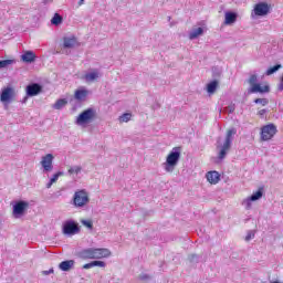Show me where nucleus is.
<instances>
[{
	"label": "nucleus",
	"mask_w": 283,
	"mask_h": 283,
	"mask_svg": "<svg viewBox=\"0 0 283 283\" xmlns=\"http://www.w3.org/2000/svg\"><path fill=\"white\" fill-rule=\"evenodd\" d=\"M84 78L86 83H92L93 81H96L98 78V71H93L91 73H86L84 75Z\"/></svg>",
	"instance_id": "obj_20"
},
{
	"label": "nucleus",
	"mask_w": 283,
	"mask_h": 283,
	"mask_svg": "<svg viewBox=\"0 0 283 283\" xmlns=\"http://www.w3.org/2000/svg\"><path fill=\"white\" fill-rule=\"evenodd\" d=\"M277 134V126L274 124H268L261 127L260 138L263 143L272 140V138Z\"/></svg>",
	"instance_id": "obj_4"
},
{
	"label": "nucleus",
	"mask_w": 283,
	"mask_h": 283,
	"mask_svg": "<svg viewBox=\"0 0 283 283\" xmlns=\"http://www.w3.org/2000/svg\"><path fill=\"white\" fill-rule=\"evenodd\" d=\"M180 147L172 148V150L168 154L166 158V171H174V167H176V165H178V161L180 160Z\"/></svg>",
	"instance_id": "obj_3"
},
{
	"label": "nucleus",
	"mask_w": 283,
	"mask_h": 283,
	"mask_svg": "<svg viewBox=\"0 0 283 283\" xmlns=\"http://www.w3.org/2000/svg\"><path fill=\"white\" fill-rule=\"evenodd\" d=\"M90 203V193H87L85 190H77L74 193L73 197V205L74 207H85Z\"/></svg>",
	"instance_id": "obj_5"
},
{
	"label": "nucleus",
	"mask_w": 283,
	"mask_h": 283,
	"mask_svg": "<svg viewBox=\"0 0 283 283\" xmlns=\"http://www.w3.org/2000/svg\"><path fill=\"white\" fill-rule=\"evenodd\" d=\"M52 163H54L53 154H48L42 157L41 165L44 171H52V169H54V166L52 165Z\"/></svg>",
	"instance_id": "obj_11"
},
{
	"label": "nucleus",
	"mask_w": 283,
	"mask_h": 283,
	"mask_svg": "<svg viewBox=\"0 0 283 283\" xmlns=\"http://www.w3.org/2000/svg\"><path fill=\"white\" fill-rule=\"evenodd\" d=\"M76 45V38H64V48H74Z\"/></svg>",
	"instance_id": "obj_23"
},
{
	"label": "nucleus",
	"mask_w": 283,
	"mask_h": 283,
	"mask_svg": "<svg viewBox=\"0 0 283 283\" xmlns=\"http://www.w3.org/2000/svg\"><path fill=\"white\" fill-rule=\"evenodd\" d=\"M63 233L65 235H76V233H81V228L74 221H66L63 226Z\"/></svg>",
	"instance_id": "obj_8"
},
{
	"label": "nucleus",
	"mask_w": 283,
	"mask_h": 283,
	"mask_svg": "<svg viewBox=\"0 0 283 283\" xmlns=\"http://www.w3.org/2000/svg\"><path fill=\"white\" fill-rule=\"evenodd\" d=\"M237 20H238V14L233 12L226 13V20H224L226 25H231V23H235Z\"/></svg>",
	"instance_id": "obj_19"
},
{
	"label": "nucleus",
	"mask_w": 283,
	"mask_h": 283,
	"mask_svg": "<svg viewBox=\"0 0 283 283\" xmlns=\"http://www.w3.org/2000/svg\"><path fill=\"white\" fill-rule=\"evenodd\" d=\"M74 260H67V261H62L60 264H59V269L61 271H70L71 269L74 268Z\"/></svg>",
	"instance_id": "obj_18"
},
{
	"label": "nucleus",
	"mask_w": 283,
	"mask_h": 283,
	"mask_svg": "<svg viewBox=\"0 0 283 283\" xmlns=\"http://www.w3.org/2000/svg\"><path fill=\"white\" fill-rule=\"evenodd\" d=\"M82 269H85V270H87V269H94V266H93L92 262H90V263L84 264V265L82 266Z\"/></svg>",
	"instance_id": "obj_37"
},
{
	"label": "nucleus",
	"mask_w": 283,
	"mask_h": 283,
	"mask_svg": "<svg viewBox=\"0 0 283 283\" xmlns=\"http://www.w3.org/2000/svg\"><path fill=\"white\" fill-rule=\"evenodd\" d=\"M60 176H63V172L54 174L53 177L50 179V182L46 185V189H50L52 187V184L59 180Z\"/></svg>",
	"instance_id": "obj_29"
},
{
	"label": "nucleus",
	"mask_w": 283,
	"mask_h": 283,
	"mask_svg": "<svg viewBox=\"0 0 283 283\" xmlns=\"http://www.w3.org/2000/svg\"><path fill=\"white\" fill-rule=\"evenodd\" d=\"M282 65L281 64H276L274 66H271L270 69H268L266 71V76H271V74H275V72H277V70H281Z\"/></svg>",
	"instance_id": "obj_28"
},
{
	"label": "nucleus",
	"mask_w": 283,
	"mask_h": 283,
	"mask_svg": "<svg viewBox=\"0 0 283 283\" xmlns=\"http://www.w3.org/2000/svg\"><path fill=\"white\" fill-rule=\"evenodd\" d=\"M93 266H99L101 269H105V261H92Z\"/></svg>",
	"instance_id": "obj_34"
},
{
	"label": "nucleus",
	"mask_w": 283,
	"mask_h": 283,
	"mask_svg": "<svg viewBox=\"0 0 283 283\" xmlns=\"http://www.w3.org/2000/svg\"><path fill=\"white\" fill-rule=\"evenodd\" d=\"M87 94H90L88 90L80 88L75 91L74 98L76 101H85V98H87Z\"/></svg>",
	"instance_id": "obj_17"
},
{
	"label": "nucleus",
	"mask_w": 283,
	"mask_h": 283,
	"mask_svg": "<svg viewBox=\"0 0 283 283\" xmlns=\"http://www.w3.org/2000/svg\"><path fill=\"white\" fill-rule=\"evenodd\" d=\"M41 92H43V87L38 83L29 84L25 88L27 96H39Z\"/></svg>",
	"instance_id": "obj_12"
},
{
	"label": "nucleus",
	"mask_w": 283,
	"mask_h": 283,
	"mask_svg": "<svg viewBox=\"0 0 283 283\" xmlns=\"http://www.w3.org/2000/svg\"><path fill=\"white\" fill-rule=\"evenodd\" d=\"M95 260H103V258H109L112 251L106 248H94Z\"/></svg>",
	"instance_id": "obj_13"
},
{
	"label": "nucleus",
	"mask_w": 283,
	"mask_h": 283,
	"mask_svg": "<svg viewBox=\"0 0 283 283\" xmlns=\"http://www.w3.org/2000/svg\"><path fill=\"white\" fill-rule=\"evenodd\" d=\"M140 280H149V275L144 274V275L140 276Z\"/></svg>",
	"instance_id": "obj_39"
},
{
	"label": "nucleus",
	"mask_w": 283,
	"mask_h": 283,
	"mask_svg": "<svg viewBox=\"0 0 283 283\" xmlns=\"http://www.w3.org/2000/svg\"><path fill=\"white\" fill-rule=\"evenodd\" d=\"M21 60L24 63H34V61H36V54H34L32 51H27L21 55Z\"/></svg>",
	"instance_id": "obj_16"
},
{
	"label": "nucleus",
	"mask_w": 283,
	"mask_h": 283,
	"mask_svg": "<svg viewBox=\"0 0 283 283\" xmlns=\"http://www.w3.org/2000/svg\"><path fill=\"white\" fill-rule=\"evenodd\" d=\"M254 103L260 104L264 107L269 103V99L268 98H256V99H254Z\"/></svg>",
	"instance_id": "obj_33"
},
{
	"label": "nucleus",
	"mask_w": 283,
	"mask_h": 283,
	"mask_svg": "<svg viewBox=\"0 0 283 283\" xmlns=\"http://www.w3.org/2000/svg\"><path fill=\"white\" fill-rule=\"evenodd\" d=\"M94 118H96V111H94L93 108H87L77 116L76 124L85 125L87 123H92Z\"/></svg>",
	"instance_id": "obj_6"
},
{
	"label": "nucleus",
	"mask_w": 283,
	"mask_h": 283,
	"mask_svg": "<svg viewBox=\"0 0 283 283\" xmlns=\"http://www.w3.org/2000/svg\"><path fill=\"white\" fill-rule=\"evenodd\" d=\"M266 114V109H261L258 112V116H260L261 118H264V115Z\"/></svg>",
	"instance_id": "obj_35"
},
{
	"label": "nucleus",
	"mask_w": 283,
	"mask_h": 283,
	"mask_svg": "<svg viewBox=\"0 0 283 283\" xmlns=\"http://www.w3.org/2000/svg\"><path fill=\"white\" fill-rule=\"evenodd\" d=\"M29 207H30V203L28 201H18L13 206L14 218H20V216H23V213H25V211H28Z\"/></svg>",
	"instance_id": "obj_9"
},
{
	"label": "nucleus",
	"mask_w": 283,
	"mask_h": 283,
	"mask_svg": "<svg viewBox=\"0 0 283 283\" xmlns=\"http://www.w3.org/2000/svg\"><path fill=\"white\" fill-rule=\"evenodd\" d=\"M81 166H74L69 168V174L72 176L73 174H81Z\"/></svg>",
	"instance_id": "obj_32"
},
{
	"label": "nucleus",
	"mask_w": 283,
	"mask_h": 283,
	"mask_svg": "<svg viewBox=\"0 0 283 283\" xmlns=\"http://www.w3.org/2000/svg\"><path fill=\"white\" fill-rule=\"evenodd\" d=\"M15 96H17V92H14V88L12 86H7L2 88L0 93V101L1 103H10L14 101Z\"/></svg>",
	"instance_id": "obj_7"
},
{
	"label": "nucleus",
	"mask_w": 283,
	"mask_h": 283,
	"mask_svg": "<svg viewBox=\"0 0 283 283\" xmlns=\"http://www.w3.org/2000/svg\"><path fill=\"white\" fill-rule=\"evenodd\" d=\"M252 238H255V233H248L245 237V241L249 242V240H252Z\"/></svg>",
	"instance_id": "obj_36"
},
{
	"label": "nucleus",
	"mask_w": 283,
	"mask_h": 283,
	"mask_svg": "<svg viewBox=\"0 0 283 283\" xmlns=\"http://www.w3.org/2000/svg\"><path fill=\"white\" fill-rule=\"evenodd\" d=\"M237 130L235 129H229L226 135V139L223 145L219 144L217 146V149H219L218 158L220 160H223V158H227V153L231 149V143H233V136H235Z\"/></svg>",
	"instance_id": "obj_1"
},
{
	"label": "nucleus",
	"mask_w": 283,
	"mask_h": 283,
	"mask_svg": "<svg viewBox=\"0 0 283 283\" xmlns=\"http://www.w3.org/2000/svg\"><path fill=\"white\" fill-rule=\"evenodd\" d=\"M129 120H132L130 113H124L122 116H119V123H129Z\"/></svg>",
	"instance_id": "obj_30"
},
{
	"label": "nucleus",
	"mask_w": 283,
	"mask_h": 283,
	"mask_svg": "<svg viewBox=\"0 0 283 283\" xmlns=\"http://www.w3.org/2000/svg\"><path fill=\"white\" fill-rule=\"evenodd\" d=\"M81 223L83 224V227H85L86 229H90V231H92V229H94V222L92 221V219H82Z\"/></svg>",
	"instance_id": "obj_26"
},
{
	"label": "nucleus",
	"mask_w": 283,
	"mask_h": 283,
	"mask_svg": "<svg viewBox=\"0 0 283 283\" xmlns=\"http://www.w3.org/2000/svg\"><path fill=\"white\" fill-rule=\"evenodd\" d=\"M206 178L210 185H218L220 182V174L216 170L207 172Z\"/></svg>",
	"instance_id": "obj_15"
},
{
	"label": "nucleus",
	"mask_w": 283,
	"mask_h": 283,
	"mask_svg": "<svg viewBox=\"0 0 283 283\" xmlns=\"http://www.w3.org/2000/svg\"><path fill=\"white\" fill-rule=\"evenodd\" d=\"M262 196H263L262 188H260L248 200H250L251 202H255V200H260V198H262Z\"/></svg>",
	"instance_id": "obj_25"
},
{
	"label": "nucleus",
	"mask_w": 283,
	"mask_h": 283,
	"mask_svg": "<svg viewBox=\"0 0 283 283\" xmlns=\"http://www.w3.org/2000/svg\"><path fill=\"white\" fill-rule=\"evenodd\" d=\"M218 90V81H212L207 85V92L208 94H216V91Z\"/></svg>",
	"instance_id": "obj_21"
},
{
	"label": "nucleus",
	"mask_w": 283,
	"mask_h": 283,
	"mask_svg": "<svg viewBox=\"0 0 283 283\" xmlns=\"http://www.w3.org/2000/svg\"><path fill=\"white\" fill-rule=\"evenodd\" d=\"M81 260H95L94 248H87L78 252Z\"/></svg>",
	"instance_id": "obj_14"
},
{
	"label": "nucleus",
	"mask_w": 283,
	"mask_h": 283,
	"mask_svg": "<svg viewBox=\"0 0 283 283\" xmlns=\"http://www.w3.org/2000/svg\"><path fill=\"white\" fill-rule=\"evenodd\" d=\"M85 3V0H80L78 6H83Z\"/></svg>",
	"instance_id": "obj_40"
},
{
	"label": "nucleus",
	"mask_w": 283,
	"mask_h": 283,
	"mask_svg": "<svg viewBox=\"0 0 283 283\" xmlns=\"http://www.w3.org/2000/svg\"><path fill=\"white\" fill-rule=\"evenodd\" d=\"M281 90H283V77H282V85H281Z\"/></svg>",
	"instance_id": "obj_41"
},
{
	"label": "nucleus",
	"mask_w": 283,
	"mask_h": 283,
	"mask_svg": "<svg viewBox=\"0 0 283 283\" xmlns=\"http://www.w3.org/2000/svg\"><path fill=\"white\" fill-rule=\"evenodd\" d=\"M203 32H205V30L199 27V28L195 29L192 32H190L189 39L191 41H193V39H198V36H200Z\"/></svg>",
	"instance_id": "obj_22"
},
{
	"label": "nucleus",
	"mask_w": 283,
	"mask_h": 283,
	"mask_svg": "<svg viewBox=\"0 0 283 283\" xmlns=\"http://www.w3.org/2000/svg\"><path fill=\"white\" fill-rule=\"evenodd\" d=\"M270 10L271 7H269L266 2H260L256 3L254 7V14H256V17H266Z\"/></svg>",
	"instance_id": "obj_10"
},
{
	"label": "nucleus",
	"mask_w": 283,
	"mask_h": 283,
	"mask_svg": "<svg viewBox=\"0 0 283 283\" xmlns=\"http://www.w3.org/2000/svg\"><path fill=\"white\" fill-rule=\"evenodd\" d=\"M65 105H67V99L61 98L54 103L53 108L54 109H63V107H65Z\"/></svg>",
	"instance_id": "obj_24"
},
{
	"label": "nucleus",
	"mask_w": 283,
	"mask_h": 283,
	"mask_svg": "<svg viewBox=\"0 0 283 283\" xmlns=\"http://www.w3.org/2000/svg\"><path fill=\"white\" fill-rule=\"evenodd\" d=\"M248 83L251 85L249 93L250 94H266L270 92L269 85H262L258 83V75L253 74L249 77Z\"/></svg>",
	"instance_id": "obj_2"
},
{
	"label": "nucleus",
	"mask_w": 283,
	"mask_h": 283,
	"mask_svg": "<svg viewBox=\"0 0 283 283\" xmlns=\"http://www.w3.org/2000/svg\"><path fill=\"white\" fill-rule=\"evenodd\" d=\"M14 63V60H2L0 61V70L3 67H8V65H12Z\"/></svg>",
	"instance_id": "obj_31"
},
{
	"label": "nucleus",
	"mask_w": 283,
	"mask_h": 283,
	"mask_svg": "<svg viewBox=\"0 0 283 283\" xmlns=\"http://www.w3.org/2000/svg\"><path fill=\"white\" fill-rule=\"evenodd\" d=\"M52 273H54V269H50L49 271H43L42 272L43 275H50Z\"/></svg>",
	"instance_id": "obj_38"
},
{
	"label": "nucleus",
	"mask_w": 283,
	"mask_h": 283,
	"mask_svg": "<svg viewBox=\"0 0 283 283\" xmlns=\"http://www.w3.org/2000/svg\"><path fill=\"white\" fill-rule=\"evenodd\" d=\"M51 23L53 25H61V23H63V17H61L59 13H55L51 20Z\"/></svg>",
	"instance_id": "obj_27"
}]
</instances>
